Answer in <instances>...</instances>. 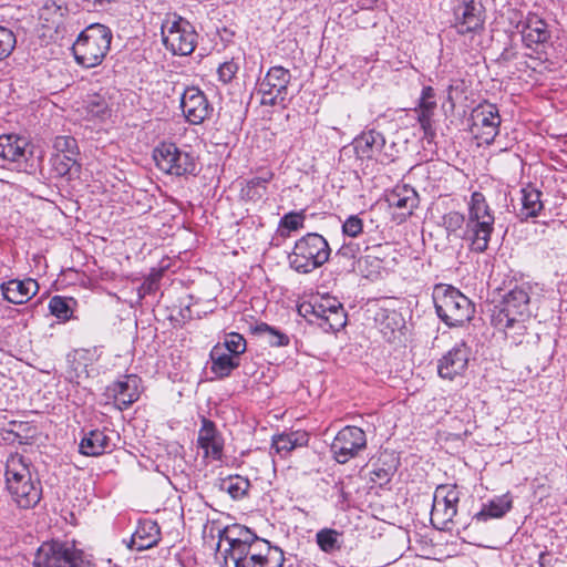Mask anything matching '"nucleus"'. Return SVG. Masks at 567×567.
<instances>
[{
    "mask_svg": "<svg viewBox=\"0 0 567 567\" xmlns=\"http://www.w3.org/2000/svg\"><path fill=\"white\" fill-rule=\"evenodd\" d=\"M494 224V213L481 192H473L471 195L467 219L458 212H450L443 216V226L449 234L456 233L465 225L463 239L475 252H484L488 248Z\"/></svg>",
    "mask_w": 567,
    "mask_h": 567,
    "instance_id": "obj_1",
    "label": "nucleus"
},
{
    "mask_svg": "<svg viewBox=\"0 0 567 567\" xmlns=\"http://www.w3.org/2000/svg\"><path fill=\"white\" fill-rule=\"evenodd\" d=\"M31 463L23 455L10 454L6 462V488L20 508H32L42 497L41 482L31 473Z\"/></svg>",
    "mask_w": 567,
    "mask_h": 567,
    "instance_id": "obj_2",
    "label": "nucleus"
},
{
    "mask_svg": "<svg viewBox=\"0 0 567 567\" xmlns=\"http://www.w3.org/2000/svg\"><path fill=\"white\" fill-rule=\"evenodd\" d=\"M530 291L528 284L515 286L506 295L499 305L495 306L492 315V324L508 333L514 330L517 334L525 331V321L530 317Z\"/></svg>",
    "mask_w": 567,
    "mask_h": 567,
    "instance_id": "obj_3",
    "label": "nucleus"
},
{
    "mask_svg": "<svg viewBox=\"0 0 567 567\" xmlns=\"http://www.w3.org/2000/svg\"><path fill=\"white\" fill-rule=\"evenodd\" d=\"M432 298L437 317L449 327L463 326L475 313L474 303L451 285H435Z\"/></svg>",
    "mask_w": 567,
    "mask_h": 567,
    "instance_id": "obj_4",
    "label": "nucleus"
},
{
    "mask_svg": "<svg viewBox=\"0 0 567 567\" xmlns=\"http://www.w3.org/2000/svg\"><path fill=\"white\" fill-rule=\"evenodd\" d=\"M330 254V246L323 236L308 233L295 243L289 264L297 272L309 274L324 265Z\"/></svg>",
    "mask_w": 567,
    "mask_h": 567,
    "instance_id": "obj_5",
    "label": "nucleus"
},
{
    "mask_svg": "<svg viewBox=\"0 0 567 567\" xmlns=\"http://www.w3.org/2000/svg\"><path fill=\"white\" fill-rule=\"evenodd\" d=\"M284 550L265 538L255 540L230 556H224V567H284Z\"/></svg>",
    "mask_w": 567,
    "mask_h": 567,
    "instance_id": "obj_6",
    "label": "nucleus"
},
{
    "mask_svg": "<svg viewBox=\"0 0 567 567\" xmlns=\"http://www.w3.org/2000/svg\"><path fill=\"white\" fill-rule=\"evenodd\" d=\"M85 556L73 542L51 540L43 543L34 557L35 567H81Z\"/></svg>",
    "mask_w": 567,
    "mask_h": 567,
    "instance_id": "obj_7",
    "label": "nucleus"
},
{
    "mask_svg": "<svg viewBox=\"0 0 567 567\" xmlns=\"http://www.w3.org/2000/svg\"><path fill=\"white\" fill-rule=\"evenodd\" d=\"M153 158L162 172L175 175H195L197 164L194 156L176 146L174 143L163 142L153 151Z\"/></svg>",
    "mask_w": 567,
    "mask_h": 567,
    "instance_id": "obj_8",
    "label": "nucleus"
},
{
    "mask_svg": "<svg viewBox=\"0 0 567 567\" xmlns=\"http://www.w3.org/2000/svg\"><path fill=\"white\" fill-rule=\"evenodd\" d=\"M472 124L470 131L478 144H491L498 134L501 116L496 105L480 104L471 113Z\"/></svg>",
    "mask_w": 567,
    "mask_h": 567,
    "instance_id": "obj_9",
    "label": "nucleus"
},
{
    "mask_svg": "<svg viewBox=\"0 0 567 567\" xmlns=\"http://www.w3.org/2000/svg\"><path fill=\"white\" fill-rule=\"evenodd\" d=\"M291 81V73L282 66L270 68L259 84L261 104L276 106L285 105L288 100V85Z\"/></svg>",
    "mask_w": 567,
    "mask_h": 567,
    "instance_id": "obj_10",
    "label": "nucleus"
},
{
    "mask_svg": "<svg viewBox=\"0 0 567 567\" xmlns=\"http://www.w3.org/2000/svg\"><path fill=\"white\" fill-rule=\"evenodd\" d=\"M353 146L359 158L375 159L381 164L394 159V143L386 144L382 133L369 130L354 138Z\"/></svg>",
    "mask_w": 567,
    "mask_h": 567,
    "instance_id": "obj_11",
    "label": "nucleus"
},
{
    "mask_svg": "<svg viewBox=\"0 0 567 567\" xmlns=\"http://www.w3.org/2000/svg\"><path fill=\"white\" fill-rule=\"evenodd\" d=\"M367 447V436L362 429L358 426H344L341 429L331 443L330 450L333 458L344 464L355 457Z\"/></svg>",
    "mask_w": 567,
    "mask_h": 567,
    "instance_id": "obj_12",
    "label": "nucleus"
},
{
    "mask_svg": "<svg viewBox=\"0 0 567 567\" xmlns=\"http://www.w3.org/2000/svg\"><path fill=\"white\" fill-rule=\"evenodd\" d=\"M460 492L456 486H437L431 511V523L439 529H445L457 514Z\"/></svg>",
    "mask_w": 567,
    "mask_h": 567,
    "instance_id": "obj_13",
    "label": "nucleus"
},
{
    "mask_svg": "<svg viewBox=\"0 0 567 567\" xmlns=\"http://www.w3.org/2000/svg\"><path fill=\"white\" fill-rule=\"evenodd\" d=\"M454 27L460 34L478 32L485 21L482 0H455L453 8Z\"/></svg>",
    "mask_w": 567,
    "mask_h": 567,
    "instance_id": "obj_14",
    "label": "nucleus"
},
{
    "mask_svg": "<svg viewBox=\"0 0 567 567\" xmlns=\"http://www.w3.org/2000/svg\"><path fill=\"white\" fill-rule=\"evenodd\" d=\"M112 38H76L72 44L74 58L84 68L99 65L110 49Z\"/></svg>",
    "mask_w": 567,
    "mask_h": 567,
    "instance_id": "obj_15",
    "label": "nucleus"
},
{
    "mask_svg": "<svg viewBox=\"0 0 567 567\" xmlns=\"http://www.w3.org/2000/svg\"><path fill=\"white\" fill-rule=\"evenodd\" d=\"M181 107L186 121L193 125L202 124L214 111L206 95L194 86L185 89L181 97Z\"/></svg>",
    "mask_w": 567,
    "mask_h": 567,
    "instance_id": "obj_16",
    "label": "nucleus"
},
{
    "mask_svg": "<svg viewBox=\"0 0 567 567\" xmlns=\"http://www.w3.org/2000/svg\"><path fill=\"white\" fill-rule=\"evenodd\" d=\"M470 349L465 342L456 343L449 350L437 363L439 375L443 379L453 380L456 375L465 372L468 364Z\"/></svg>",
    "mask_w": 567,
    "mask_h": 567,
    "instance_id": "obj_17",
    "label": "nucleus"
},
{
    "mask_svg": "<svg viewBox=\"0 0 567 567\" xmlns=\"http://www.w3.org/2000/svg\"><path fill=\"white\" fill-rule=\"evenodd\" d=\"M197 446L204 451V457L220 461L224 453V439L215 423L206 417L202 419L198 431Z\"/></svg>",
    "mask_w": 567,
    "mask_h": 567,
    "instance_id": "obj_18",
    "label": "nucleus"
},
{
    "mask_svg": "<svg viewBox=\"0 0 567 567\" xmlns=\"http://www.w3.org/2000/svg\"><path fill=\"white\" fill-rule=\"evenodd\" d=\"M260 538L250 528L240 524H234L219 530V542L225 540L228 544V548L224 550V556H230L240 550L243 546H248Z\"/></svg>",
    "mask_w": 567,
    "mask_h": 567,
    "instance_id": "obj_19",
    "label": "nucleus"
},
{
    "mask_svg": "<svg viewBox=\"0 0 567 567\" xmlns=\"http://www.w3.org/2000/svg\"><path fill=\"white\" fill-rule=\"evenodd\" d=\"M3 298L14 305H22L37 295L39 285L34 279H12L1 284Z\"/></svg>",
    "mask_w": 567,
    "mask_h": 567,
    "instance_id": "obj_20",
    "label": "nucleus"
},
{
    "mask_svg": "<svg viewBox=\"0 0 567 567\" xmlns=\"http://www.w3.org/2000/svg\"><path fill=\"white\" fill-rule=\"evenodd\" d=\"M106 391L109 398H113L121 410L126 409L138 399L137 378L126 375L124 380L107 386Z\"/></svg>",
    "mask_w": 567,
    "mask_h": 567,
    "instance_id": "obj_21",
    "label": "nucleus"
},
{
    "mask_svg": "<svg viewBox=\"0 0 567 567\" xmlns=\"http://www.w3.org/2000/svg\"><path fill=\"white\" fill-rule=\"evenodd\" d=\"M28 141L24 137L8 134L0 136V161L20 165L27 161Z\"/></svg>",
    "mask_w": 567,
    "mask_h": 567,
    "instance_id": "obj_22",
    "label": "nucleus"
},
{
    "mask_svg": "<svg viewBox=\"0 0 567 567\" xmlns=\"http://www.w3.org/2000/svg\"><path fill=\"white\" fill-rule=\"evenodd\" d=\"M114 444L104 430H91L80 442V453L86 456H100L113 450Z\"/></svg>",
    "mask_w": 567,
    "mask_h": 567,
    "instance_id": "obj_23",
    "label": "nucleus"
},
{
    "mask_svg": "<svg viewBox=\"0 0 567 567\" xmlns=\"http://www.w3.org/2000/svg\"><path fill=\"white\" fill-rule=\"evenodd\" d=\"M161 539L159 526L156 522L145 519L138 523L132 535L130 548L142 551L157 545Z\"/></svg>",
    "mask_w": 567,
    "mask_h": 567,
    "instance_id": "obj_24",
    "label": "nucleus"
},
{
    "mask_svg": "<svg viewBox=\"0 0 567 567\" xmlns=\"http://www.w3.org/2000/svg\"><path fill=\"white\" fill-rule=\"evenodd\" d=\"M152 23L159 29L161 35H165L166 32L169 34L179 33L181 35L196 34L193 24L175 12H168L164 17H153Z\"/></svg>",
    "mask_w": 567,
    "mask_h": 567,
    "instance_id": "obj_25",
    "label": "nucleus"
},
{
    "mask_svg": "<svg viewBox=\"0 0 567 567\" xmlns=\"http://www.w3.org/2000/svg\"><path fill=\"white\" fill-rule=\"evenodd\" d=\"M436 109L435 93L433 87L425 86L422 90V94L419 103V122L424 135L429 138L435 136V130L432 123V116Z\"/></svg>",
    "mask_w": 567,
    "mask_h": 567,
    "instance_id": "obj_26",
    "label": "nucleus"
},
{
    "mask_svg": "<svg viewBox=\"0 0 567 567\" xmlns=\"http://www.w3.org/2000/svg\"><path fill=\"white\" fill-rule=\"evenodd\" d=\"M386 202L390 207H395L403 215H411L419 204L417 193L409 185H396L388 195Z\"/></svg>",
    "mask_w": 567,
    "mask_h": 567,
    "instance_id": "obj_27",
    "label": "nucleus"
},
{
    "mask_svg": "<svg viewBox=\"0 0 567 567\" xmlns=\"http://www.w3.org/2000/svg\"><path fill=\"white\" fill-rule=\"evenodd\" d=\"M520 194L522 207L517 213V217L522 221L537 217L544 208L542 192L534 186L528 185L522 188Z\"/></svg>",
    "mask_w": 567,
    "mask_h": 567,
    "instance_id": "obj_28",
    "label": "nucleus"
},
{
    "mask_svg": "<svg viewBox=\"0 0 567 567\" xmlns=\"http://www.w3.org/2000/svg\"><path fill=\"white\" fill-rule=\"evenodd\" d=\"M308 435L300 432L282 433L272 437L271 450L275 455L285 458L298 446L306 445Z\"/></svg>",
    "mask_w": 567,
    "mask_h": 567,
    "instance_id": "obj_29",
    "label": "nucleus"
},
{
    "mask_svg": "<svg viewBox=\"0 0 567 567\" xmlns=\"http://www.w3.org/2000/svg\"><path fill=\"white\" fill-rule=\"evenodd\" d=\"M512 508V497L508 494L496 496L484 504L473 519L486 522L492 518L503 517Z\"/></svg>",
    "mask_w": 567,
    "mask_h": 567,
    "instance_id": "obj_30",
    "label": "nucleus"
},
{
    "mask_svg": "<svg viewBox=\"0 0 567 567\" xmlns=\"http://www.w3.org/2000/svg\"><path fill=\"white\" fill-rule=\"evenodd\" d=\"M212 367L210 370L218 378L228 377L234 369L239 365V360L225 352L223 347L215 346L210 351Z\"/></svg>",
    "mask_w": 567,
    "mask_h": 567,
    "instance_id": "obj_31",
    "label": "nucleus"
},
{
    "mask_svg": "<svg viewBox=\"0 0 567 567\" xmlns=\"http://www.w3.org/2000/svg\"><path fill=\"white\" fill-rule=\"evenodd\" d=\"M342 536L343 535L341 532L324 527L316 533V544L321 551L328 555H332L341 550L343 545Z\"/></svg>",
    "mask_w": 567,
    "mask_h": 567,
    "instance_id": "obj_32",
    "label": "nucleus"
},
{
    "mask_svg": "<svg viewBox=\"0 0 567 567\" xmlns=\"http://www.w3.org/2000/svg\"><path fill=\"white\" fill-rule=\"evenodd\" d=\"M274 174L267 172L264 176L252 177L241 188V197L247 200L257 202L267 193V184L272 179Z\"/></svg>",
    "mask_w": 567,
    "mask_h": 567,
    "instance_id": "obj_33",
    "label": "nucleus"
},
{
    "mask_svg": "<svg viewBox=\"0 0 567 567\" xmlns=\"http://www.w3.org/2000/svg\"><path fill=\"white\" fill-rule=\"evenodd\" d=\"M379 329L386 339H391L396 330L403 327V319L396 311L381 310L375 318Z\"/></svg>",
    "mask_w": 567,
    "mask_h": 567,
    "instance_id": "obj_34",
    "label": "nucleus"
},
{
    "mask_svg": "<svg viewBox=\"0 0 567 567\" xmlns=\"http://www.w3.org/2000/svg\"><path fill=\"white\" fill-rule=\"evenodd\" d=\"M254 332L262 337L271 347H287L290 342L288 334L266 322L256 324Z\"/></svg>",
    "mask_w": 567,
    "mask_h": 567,
    "instance_id": "obj_35",
    "label": "nucleus"
},
{
    "mask_svg": "<svg viewBox=\"0 0 567 567\" xmlns=\"http://www.w3.org/2000/svg\"><path fill=\"white\" fill-rule=\"evenodd\" d=\"M51 163L58 176H71L80 172L79 156L53 154Z\"/></svg>",
    "mask_w": 567,
    "mask_h": 567,
    "instance_id": "obj_36",
    "label": "nucleus"
},
{
    "mask_svg": "<svg viewBox=\"0 0 567 567\" xmlns=\"http://www.w3.org/2000/svg\"><path fill=\"white\" fill-rule=\"evenodd\" d=\"M219 486L220 489L228 493L233 499H240L247 494L250 482L240 475H235L221 480Z\"/></svg>",
    "mask_w": 567,
    "mask_h": 567,
    "instance_id": "obj_37",
    "label": "nucleus"
},
{
    "mask_svg": "<svg viewBox=\"0 0 567 567\" xmlns=\"http://www.w3.org/2000/svg\"><path fill=\"white\" fill-rule=\"evenodd\" d=\"M33 430L23 422H10L9 429L4 430L3 440L18 441L19 444H24L29 439H32Z\"/></svg>",
    "mask_w": 567,
    "mask_h": 567,
    "instance_id": "obj_38",
    "label": "nucleus"
},
{
    "mask_svg": "<svg viewBox=\"0 0 567 567\" xmlns=\"http://www.w3.org/2000/svg\"><path fill=\"white\" fill-rule=\"evenodd\" d=\"M362 247L359 243L349 241L344 243L339 250L336 252V258L339 261H344L348 267L354 269L355 261L360 262L362 260Z\"/></svg>",
    "mask_w": 567,
    "mask_h": 567,
    "instance_id": "obj_39",
    "label": "nucleus"
},
{
    "mask_svg": "<svg viewBox=\"0 0 567 567\" xmlns=\"http://www.w3.org/2000/svg\"><path fill=\"white\" fill-rule=\"evenodd\" d=\"M162 42L175 55H188L196 47L194 38H162Z\"/></svg>",
    "mask_w": 567,
    "mask_h": 567,
    "instance_id": "obj_40",
    "label": "nucleus"
},
{
    "mask_svg": "<svg viewBox=\"0 0 567 567\" xmlns=\"http://www.w3.org/2000/svg\"><path fill=\"white\" fill-rule=\"evenodd\" d=\"M85 110L89 116L97 118H104L110 113L106 100L99 94L87 97L85 101Z\"/></svg>",
    "mask_w": 567,
    "mask_h": 567,
    "instance_id": "obj_41",
    "label": "nucleus"
},
{
    "mask_svg": "<svg viewBox=\"0 0 567 567\" xmlns=\"http://www.w3.org/2000/svg\"><path fill=\"white\" fill-rule=\"evenodd\" d=\"M318 326L324 331L336 332L343 328L347 323V315L344 309H338L334 311H330L327 313V317L323 322H317Z\"/></svg>",
    "mask_w": 567,
    "mask_h": 567,
    "instance_id": "obj_42",
    "label": "nucleus"
},
{
    "mask_svg": "<svg viewBox=\"0 0 567 567\" xmlns=\"http://www.w3.org/2000/svg\"><path fill=\"white\" fill-rule=\"evenodd\" d=\"M53 148L55 154L69 155V156H79L80 150L78 146V142L73 136H56L53 142Z\"/></svg>",
    "mask_w": 567,
    "mask_h": 567,
    "instance_id": "obj_43",
    "label": "nucleus"
},
{
    "mask_svg": "<svg viewBox=\"0 0 567 567\" xmlns=\"http://www.w3.org/2000/svg\"><path fill=\"white\" fill-rule=\"evenodd\" d=\"M50 312L62 321H66L72 317V309L69 301L61 296H54L49 302Z\"/></svg>",
    "mask_w": 567,
    "mask_h": 567,
    "instance_id": "obj_44",
    "label": "nucleus"
},
{
    "mask_svg": "<svg viewBox=\"0 0 567 567\" xmlns=\"http://www.w3.org/2000/svg\"><path fill=\"white\" fill-rule=\"evenodd\" d=\"M223 349L227 350L229 354L238 357L246 351V340L241 334L231 332L226 336Z\"/></svg>",
    "mask_w": 567,
    "mask_h": 567,
    "instance_id": "obj_45",
    "label": "nucleus"
},
{
    "mask_svg": "<svg viewBox=\"0 0 567 567\" xmlns=\"http://www.w3.org/2000/svg\"><path fill=\"white\" fill-rule=\"evenodd\" d=\"M305 214L303 212H290L280 219V227L290 231L298 230L303 227Z\"/></svg>",
    "mask_w": 567,
    "mask_h": 567,
    "instance_id": "obj_46",
    "label": "nucleus"
},
{
    "mask_svg": "<svg viewBox=\"0 0 567 567\" xmlns=\"http://www.w3.org/2000/svg\"><path fill=\"white\" fill-rule=\"evenodd\" d=\"M363 230V221L358 215H350L342 224V233L346 236L355 238Z\"/></svg>",
    "mask_w": 567,
    "mask_h": 567,
    "instance_id": "obj_47",
    "label": "nucleus"
},
{
    "mask_svg": "<svg viewBox=\"0 0 567 567\" xmlns=\"http://www.w3.org/2000/svg\"><path fill=\"white\" fill-rule=\"evenodd\" d=\"M395 465H389L388 467L378 466L377 463L373 464V470L371 471L370 478L374 483H379L380 485L390 482L392 475L395 472Z\"/></svg>",
    "mask_w": 567,
    "mask_h": 567,
    "instance_id": "obj_48",
    "label": "nucleus"
},
{
    "mask_svg": "<svg viewBox=\"0 0 567 567\" xmlns=\"http://www.w3.org/2000/svg\"><path fill=\"white\" fill-rule=\"evenodd\" d=\"M238 72V65L233 60L224 62L219 65L217 73L218 79L224 84H227L231 82V80L235 78L236 73Z\"/></svg>",
    "mask_w": 567,
    "mask_h": 567,
    "instance_id": "obj_49",
    "label": "nucleus"
},
{
    "mask_svg": "<svg viewBox=\"0 0 567 567\" xmlns=\"http://www.w3.org/2000/svg\"><path fill=\"white\" fill-rule=\"evenodd\" d=\"M161 276V271H155L154 274H151L141 285L138 289L140 296L144 297L145 295H151L155 292L158 289Z\"/></svg>",
    "mask_w": 567,
    "mask_h": 567,
    "instance_id": "obj_50",
    "label": "nucleus"
},
{
    "mask_svg": "<svg viewBox=\"0 0 567 567\" xmlns=\"http://www.w3.org/2000/svg\"><path fill=\"white\" fill-rule=\"evenodd\" d=\"M299 311L301 313L303 311L305 317L308 313L312 315L318 320V322H323L328 313L321 302L303 303L300 306Z\"/></svg>",
    "mask_w": 567,
    "mask_h": 567,
    "instance_id": "obj_51",
    "label": "nucleus"
},
{
    "mask_svg": "<svg viewBox=\"0 0 567 567\" xmlns=\"http://www.w3.org/2000/svg\"><path fill=\"white\" fill-rule=\"evenodd\" d=\"M546 38H537L534 40V38H519L520 44L523 49L530 50L532 52H524V55L533 58L534 54L539 53V48L544 47Z\"/></svg>",
    "mask_w": 567,
    "mask_h": 567,
    "instance_id": "obj_52",
    "label": "nucleus"
},
{
    "mask_svg": "<svg viewBox=\"0 0 567 567\" xmlns=\"http://www.w3.org/2000/svg\"><path fill=\"white\" fill-rule=\"evenodd\" d=\"M86 31H96L99 35H112V31L104 24L101 23H92L86 28ZM78 35H86L85 30L79 32Z\"/></svg>",
    "mask_w": 567,
    "mask_h": 567,
    "instance_id": "obj_53",
    "label": "nucleus"
},
{
    "mask_svg": "<svg viewBox=\"0 0 567 567\" xmlns=\"http://www.w3.org/2000/svg\"><path fill=\"white\" fill-rule=\"evenodd\" d=\"M321 303L327 312L343 308L342 305L338 300L331 299V298L323 299L321 301Z\"/></svg>",
    "mask_w": 567,
    "mask_h": 567,
    "instance_id": "obj_54",
    "label": "nucleus"
},
{
    "mask_svg": "<svg viewBox=\"0 0 567 567\" xmlns=\"http://www.w3.org/2000/svg\"><path fill=\"white\" fill-rule=\"evenodd\" d=\"M12 40V42H8L6 44H3L1 41H0V60L7 58L11 50L13 49V45L16 43V38H10Z\"/></svg>",
    "mask_w": 567,
    "mask_h": 567,
    "instance_id": "obj_55",
    "label": "nucleus"
},
{
    "mask_svg": "<svg viewBox=\"0 0 567 567\" xmlns=\"http://www.w3.org/2000/svg\"><path fill=\"white\" fill-rule=\"evenodd\" d=\"M113 0H84L86 6L94 10L104 9Z\"/></svg>",
    "mask_w": 567,
    "mask_h": 567,
    "instance_id": "obj_56",
    "label": "nucleus"
},
{
    "mask_svg": "<svg viewBox=\"0 0 567 567\" xmlns=\"http://www.w3.org/2000/svg\"><path fill=\"white\" fill-rule=\"evenodd\" d=\"M516 53H512L508 49H505L504 52H503V56L504 59H511L515 55Z\"/></svg>",
    "mask_w": 567,
    "mask_h": 567,
    "instance_id": "obj_57",
    "label": "nucleus"
},
{
    "mask_svg": "<svg viewBox=\"0 0 567 567\" xmlns=\"http://www.w3.org/2000/svg\"><path fill=\"white\" fill-rule=\"evenodd\" d=\"M547 554L545 551L539 554V564L543 566L546 561Z\"/></svg>",
    "mask_w": 567,
    "mask_h": 567,
    "instance_id": "obj_58",
    "label": "nucleus"
},
{
    "mask_svg": "<svg viewBox=\"0 0 567 567\" xmlns=\"http://www.w3.org/2000/svg\"><path fill=\"white\" fill-rule=\"evenodd\" d=\"M8 35L13 37V32H12V31H9V32H8Z\"/></svg>",
    "mask_w": 567,
    "mask_h": 567,
    "instance_id": "obj_59",
    "label": "nucleus"
},
{
    "mask_svg": "<svg viewBox=\"0 0 567 567\" xmlns=\"http://www.w3.org/2000/svg\"><path fill=\"white\" fill-rule=\"evenodd\" d=\"M3 30L2 28H0V31Z\"/></svg>",
    "mask_w": 567,
    "mask_h": 567,
    "instance_id": "obj_60",
    "label": "nucleus"
}]
</instances>
